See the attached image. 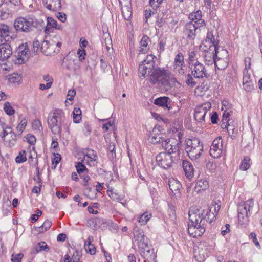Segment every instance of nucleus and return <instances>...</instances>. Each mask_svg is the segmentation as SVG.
Instances as JSON below:
<instances>
[{
  "label": "nucleus",
  "mask_w": 262,
  "mask_h": 262,
  "mask_svg": "<svg viewBox=\"0 0 262 262\" xmlns=\"http://www.w3.org/2000/svg\"><path fill=\"white\" fill-rule=\"evenodd\" d=\"M254 200L250 199L241 203L238 206V224L242 228H246L249 222V217L253 213Z\"/></svg>",
  "instance_id": "20e7f679"
},
{
  "label": "nucleus",
  "mask_w": 262,
  "mask_h": 262,
  "mask_svg": "<svg viewBox=\"0 0 262 262\" xmlns=\"http://www.w3.org/2000/svg\"><path fill=\"white\" fill-rule=\"evenodd\" d=\"M197 207H191L189 210V222L188 224V232L190 236L197 237L202 235L205 231V222L211 221L212 212L209 210L206 212Z\"/></svg>",
  "instance_id": "f257e3e1"
},
{
  "label": "nucleus",
  "mask_w": 262,
  "mask_h": 262,
  "mask_svg": "<svg viewBox=\"0 0 262 262\" xmlns=\"http://www.w3.org/2000/svg\"><path fill=\"white\" fill-rule=\"evenodd\" d=\"M140 254L144 258V262L156 261V255L155 254L154 249L152 248L141 252Z\"/></svg>",
  "instance_id": "bb28decb"
},
{
  "label": "nucleus",
  "mask_w": 262,
  "mask_h": 262,
  "mask_svg": "<svg viewBox=\"0 0 262 262\" xmlns=\"http://www.w3.org/2000/svg\"><path fill=\"white\" fill-rule=\"evenodd\" d=\"M157 58L153 55H148L146 58L139 66V73L142 76L145 77L146 75L150 73L154 69L157 68L155 65V59Z\"/></svg>",
  "instance_id": "0eeeda50"
},
{
  "label": "nucleus",
  "mask_w": 262,
  "mask_h": 262,
  "mask_svg": "<svg viewBox=\"0 0 262 262\" xmlns=\"http://www.w3.org/2000/svg\"><path fill=\"white\" fill-rule=\"evenodd\" d=\"M231 113V108L227 107L224 110V113L223 114L222 124L221 125L222 128H224V126H225L226 124H229V116Z\"/></svg>",
  "instance_id": "ea45409f"
},
{
  "label": "nucleus",
  "mask_w": 262,
  "mask_h": 262,
  "mask_svg": "<svg viewBox=\"0 0 262 262\" xmlns=\"http://www.w3.org/2000/svg\"><path fill=\"white\" fill-rule=\"evenodd\" d=\"M210 47L207 48L206 50H202L204 52L203 54L204 61L208 66L214 64L215 61V51L216 46H212Z\"/></svg>",
  "instance_id": "dca6fc26"
},
{
  "label": "nucleus",
  "mask_w": 262,
  "mask_h": 262,
  "mask_svg": "<svg viewBox=\"0 0 262 262\" xmlns=\"http://www.w3.org/2000/svg\"><path fill=\"white\" fill-rule=\"evenodd\" d=\"M156 160L158 165L164 169L170 167L173 161V157L165 152H161L158 154Z\"/></svg>",
  "instance_id": "ddd939ff"
},
{
  "label": "nucleus",
  "mask_w": 262,
  "mask_h": 262,
  "mask_svg": "<svg viewBox=\"0 0 262 262\" xmlns=\"http://www.w3.org/2000/svg\"><path fill=\"white\" fill-rule=\"evenodd\" d=\"M47 23L46 27L45 29V32L48 34L53 32V30H61L62 27L61 25H59L57 21L51 17H48L47 19Z\"/></svg>",
  "instance_id": "b1692460"
},
{
  "label": "nucleus",
  "mask_w": 262,
  "mask_h": 262,
  "mask_svg": "<svg viewBox=\"0 0 262 262\" xmlns=\"http://www.w3.org/2000/svg\"><path fill=\"white\" fill-rule=\"evenodd\" d=\"M44 6L49 10L58 11L61 9L60 0H42Z\"/></svg>",
  "instance_id": "4be33fe9"
},
{
  "label": "nucleus",
  "mask_w": 262,
  "mask_h": 262,
  "mask_svg": "<svg viewBox=\"0 0 262 262\" xmlns=\"http://www.w3.org/2000/svg\"><path fill=\"white\" fill-rule=\"evenodd\" d=\"M211 104L210 102H206L196 107L195 108L194 117L195 120L199 122L205 121L206 115L209 112L210 115V110Z\"/></svg>",
  "instance_id": "9b49d317"
},
{
  "label": "nucleus",
  "mask_w": 262,
  "mask_h": 262,
  "mask_svg": "<svg viewBox=\"0 0 262 262\" xmlns=\"http://www.w3.org/2000/svg\"><path fill=\"white\" fill-rule=\"evenodd\" d=\"M37 21L31 17H20L14 21V27L17 32L29 33L37 27Z\"/></svg>",
  "instance_id": "423d86ee"
},
{
  "label": "nucleus",
  "mask_w": 262,
  "mask_h": 262,
  "mask_svg": "<svg viewBox=\"0 0 262 262\" xmlns=\"http://www.w3.org/2000/svg\"><path fill=\"white\" fill-rule=\"evenodd\" d=\"M29 53V49L28 46L23 44L17 48L15 56L18 60L24 62L28 58Z\"/></svg>",
  "instance_id": "5701e85b"
},
{
  "label": "nucleus",
  "mask_w": 262,
  "mask_h": 262,
  "mask_svg": "<svg viewBox=\"0 0 262 262\" xmlns=\"http://www.w3.org/2000/svg\"><path fill=\"white\" fill-rule=\"evenodd\" d=\"M76 61L72 58H64L63 61L64 67L70 71H75L77 69Z\"/></svg>",
  "instance_id": "f704fd0d"
},
{
  "label": "nucleus",
  "mask_w": 262,
  "mask_h": 262,
  "mask_svg": "<svg viewBox=\"0 0 262 262\" xmlns=\"http://www.w3.org/2000/svg\"><path fill=\"white\" fill-rule=\"evenodd\" d=\"M115 125V121H110L107 122L105 124H104L102 126V128L105 131L107 132L108 130L110 127L113 126Z\"/></svg>",
  "instance_id": "774afa93"
},
{
  "label": "nucleus",
  "mask_w": 262,
  "mask_h": 262,
  "mask_svg": "<svg viewBox=\"0 0 262 262\" xmlns=\"http://www.w3.org/2000/svg\"><path fill=\"white\" fill-rule=\"evenodd\" d=\"M216 204L215 205H211L209 207V210L212 212V218L211 219V221H209V223H211L212 221L214 219L215 216L217 215L218 212L220 210V206L219 205L216 206Z\"/></svg>",
  "instance_id": "49530a36"
},
{
  "label": "nucleus",
  "mask_w": 262,
  "mask_h": 262,
  "mask_svg": "<svg viewBox=\"0 0 262 262\" xmlns=\"http://www.w3.org/2000/svg\"><path fill=\"white\" fill-rule=\"evenodd\" d=\"M202 11L201 10H197L195 12H192L188 15V18L197 26L204 28L206 26L205 21L204 19H202Z\"/></svg>",
  "instance_id": "6ab92c4d"
},
{
  "label": "nucleus",
  "mask_w": 262,
  "mask_h": 262,
  "mask_svg": "<svg viewBox=\"0 0 262 262\" xmlns=\"http://www.w3.org/2000/svg\"><path fill=\"white\" fill-rule=\"evenodd\" d=\"M11 209V202L7 201L4 203L2 206V211L4 215H7Z\"/></svg>",
  "instance_id": "603ef678"
},
{
  "label": "nucleus",
  "mask_w": 262,
  "mask_h": 262,
  "mask_svg": "<svg viewBox=\"0 0 262 262\" xmlns=\"http://www.w3.org/2000/svg\"><path fill=\"white\" fill-rule=\"evenodd\" d=\"M16 35L12 33L10 27L5 24H0V60L9 58L12 54V48L8 43L14 39Z\"/></svg>",
  "instance_id": "f03ea898"
},
{
  "label": "nucleus",
  "mask_w": 262,
  "mask_h": 262,
  "mask_svg": "<svg viewBox=\"0 0 262 262\" xmlns=\"http://www.w3.org/2000/svg\"><path fill=\"white\" fill-rule=\"evenodd\" d=\"M223 144L221 137L216 138L210 147V155L214 158H219L222 153Z\"/></svg>",
  "instance_id": "4468645a"
},
{
  "label": "nucleus",
  "mask_w": 262,
  "mask_h": 262,
  "mask_svg": "<svg viewBox=\"0 0 262 262\" xmlns=\"http://www.w3.org/2000/svg\"><path fill=\"white\" fill-rule=\"evenodd\" d=\"M0 136H1L4 142L5 140L11 139L10 133H9L8 130H7V129H3V132L0 134Z\"/></svg>",
  "instance_id": "052dcab7"
},
{
  "label": "nucleus",
  "mask_w": 262,
  "mask_h": 262,
  "mask_svg": "<svg viewBox=\"0 0 262 262\" xmlns=\"http://www.w3.org/2000/svg\"><path fill=\"white\" fill-rule=\"evenodd\" d=\"M224 127L227 128L229 136H234V130L235 129L234 128L232 125H230L229 124H226L225 126H224Z\"/></svg>",
  "instance_id": "bf43d9fd"
},
{
  "label": "nucleus",
  "mask_w": 262,
  "mask_h": 262,
  "mask_svg": "<svg viewBox=\"0 0 262 262\" xmlns=\"http://www.w3.org/2000/svg\"><path fill=\"white\" fill-rule=\"evenodd\" d=\"M182 166L186 177L190 180L194 175V168L192 164L188 161H183Z\"/></svg>",
  "instance_id": "cd10ccee"
},
{
  "label": "nucleus",
  "mask_w": 262,
  "mask_h": 262,
  "mask_svg": "<svg viewBox=\"0 0 262 262\" xmlns=\"http://www.w3.org/2000/svg\"><path fill=\"white\" fill-rule=\"evenodd\" d=\"M33 127L35 130H40L42 129L41 122L39 120H35L33 123Z\"/></svg>",
  "instance_id": "338daca9"
},
{
  "label": "nucleus",
  "mask_w": 262,
  "mask_h": 262,
  "mask_svg": "<svg viewBox=\"0 0 262 262\" xmlns=\"http://www.w3.org/2000/svg\"><path fill=\"white\" fill-rule=\"evenodd\" d=\"M176 82H178V81L173 76L170 74H167L166 72L161 81L162 84L165 86L167 89L172 87L175 84Z\"/></svg>",
  "instance_id": "a878e982"
},
{
  "label": "nucleus",
  "mask_w": 262,
  "mask_h": 262,
  "mask_svg": "<svg viewBox=\"0 0 262 262\" xmlns=\"http://www.w3.org/2000/svg\"><path fill=\"white\" fill-rule=\"evenodd\" d=\"M119 3L121 6H122V3L121 0H119ZM122 15L126 20H128L132 14V8L130 6H124V7H122Z\"/></svg>",
  "instance_id": "58836bf2"
},
{
  "label": "nucleus",
  "mask_w": 262,
  "mask_h": 262,
  "mask_svg": "<svg viewBox=\"0 0 262 262\" xmlns=\"http://www.w3.org/2000/svg\"><path fill=\"white\" fill-rule=\"evenodd\" d=\"M201 28L202 27L193 24V22H188L185 24L183 33L188 41H192L194 40L197 31L200 30Z\"/></svg>",
  "instance_id": "f8f14e48"
},
{
  "label": "nucleus",
  "mask_w": 262,
  "mask_h": 262,
  "mask_svg": "<svg viewBox=\"0 0 262 262\" xmlns=\"http://www.w3.org/2000/svg\"><path fill=\"white\" fill-rule=\"evenodd\" d=\"M218 43L215 41V38L213 33L211 31H208L205 40L200 46L201 50H206L207 48H211L212 46H217Z\"/></svg>",
  "instance_id": "412c9836"
},
{
  "label": "nucleus",
  "mask_w": 262,
  "mask_h": 262,
  "mask_svg": "<svg viewBox=\"0 0 262 262\" xmlns=\"http://www.w3.org/2000/svg\"><path fill=\"white\" fill-rule=\"evenodd\" d=\"M0 126L2 129H7L9 133H10L11 139L5 140V144L10 147L14 146L16 143L17 135L13 132L12 128L10 126H7L6 123L0 121Z\"/></svg>",
  "instance_id": "a211bd4d"
},
{
  "label": "nucleus",
  "mask_w": 262,
  "mask_h": 262,
  "mask_svg": "<svg viewBox=\"0 0 262 262\" xmlns=\"http://www.w3.org/2000/svg\"><path fill=\"white\" fill-rule=\"evenodd\" d=\"M166 71L157 68L154 69L150 73L147 74V77L152 84H155L159 81H161L165 75Z\"/></svg>",
  "instance_id": "f3484780"
},
{
  "label": "nucleus",
  "mask_w": 262,
  "mask_h": 262,
  "mask_svg": "<svg viewBox=\"0 0 262 262\" xmlns=\"http://www.w3.org/2000/svg\"><path fill=\"white\" fill-rule=\"evenodd\" d=\"M49 249V247L45 242H39L35 247V250L37 252H39L41 251L47 252Z\"/></svg>",
  "instance_id": "79ce46f5"
},
{
  "label": "nucleus",
  "mask_w": 262,
  "mask_h": 262,
  "mask_svg": "<svg viewBox=\"0 0 262 262\" xmlns=\"http://www.w3.org/2000/svg\"><path fill=\"white\" fill-rule=\"evenodd\" d=\"M215 55V59H229L228 52L221 47L216 46Z\"/></svg>",
  "instance_id": "72a5a7b5"
},
{
  "label": "nucleus",
  "mask_w": 262,
  "mask_h": 262,
  "mask_svg": "<svg viewBox=\"0 0 262 262\" xmlns=\"http://www.w3.org/2000/svg\"><path fill=\"white\" fill-rule=\"evenodd\" d=\"M61 43L56 42L53 40L51 41L43 40L42 42L40 50L41 52L46 56H52L59 52Z\"/></svg>",
  "instance_id": "6e6552de"
},
{
  "label": "nucleus",
  "mask_w": 262,
  "mask_h": 262,
  "mask_svg": "<svg viewBox=\"0 0 262 262\" xmlns=\"http://www.w3.org/2000/svg\"><path fill=\"white\" fill-rule=\"evenodd\" d=\"M158 132L159 130L158 129L154 128L152 133L149 137V141L154 144L158 143L162 144V141L164 140L163 139L162 135L158 133Z\"/></svg>",
  "instance_id": "c85d7f7f"
},
{
  "label": "nucleus",
  "mask_w": 262,
  "mask_h": 262,
  "mask_svg": "<svg viewBox=\"0 0 262 262\" xmlns=\"http://www.w3.org/2000/svg\"><path fill=\"white\" fill-rule=\"evenodd\" d=\"M47 121L48 126L54 134H59L62 126L67 123L65 113L62 110H55L49 115Z\"/></svg>",
  "instance_id": "7ed1b4c3"
},
{
  "label": "nucleus",
  "mask_w": 262,
  "mask_h": 262,
  "mask_svg": "<svg viewBox=\"0 0 262 262\" xmlns=\"http://www.w3.org/2000/svg\"><path fill=\"white\" fill-rule=\"evenodd\" d=\"M9 15V11L5 8L0 9V19H5L8 18Z\"/></svg>",
  "instance_id": "4d7b16f0"
},
{
  "label": "nucleus",
  "mask_w": 262,
  "mask_h": 262,
  "mask_svg": "<svg viewBox=\"0 0 262 262\" xmlns=\"http://www.w3.org/2000/svg\"><path fill=\"white\" fill-rule=\"evenodd\" d=\"M151 217V214L146 212L140 216L138 219V221L141 224V225H145L147 222L150 219Z\"/></svg>",
  "instance_id": "a19ab883"
},
{
  "label": "nucleus",
  "mask_w": 262,
  "mask_h": 262,
  "mask_svg": "<svg viewBox=\"0 0 262 262\" xmlns=\"http://www.w3.org/2000/svg\"><path fill=\"white\" fill-rule=\"evenodd\" d=\"M27 124V121L25 118L23 119L17 125L16 129L18 131V136H21Z\"/></svg>",
  "instance_id": "a18cd8bd"
},
{
  "label": "nucleus",
  "mask_w": 262,
  "mask_h": 262,
  "mask_svg": "<svg viewBox=\"0 0 262 262\" xmlns=\"http://www.w3.org/2000/svg\"><path fill=\"white\" fill-rule=\"evenodd\" d=\"M82 161L90 166H95L98 163V156L96 151L88 149L86 152L84 154Z\"/></svg>",
  "instance_id": "2eb2a0df"
},
{
  "label": "nucleus",
  "mask_w": 262,
  "mask_h": 262,
  "mask_svg": "<svg viewBox=\"0 0 262 262\" xmlns=\"http://www.w3.org/2000/svg\"><path fill=\"white\" fill-rule=\"evenodd\" d=\"M249 238L252 239L253 243L257 247H260V244L256 238V234L254 232H251L249 236Z\"/></svg>",
  "instance_id": "69168bd1"
},
{
  "label": "nucleus",
  "mask_w": 262,
  "mask_h": 262,
  "mask_svg": "<svg viewBox=\"0 0 262 262\" xmlns=\"http://www.w3.org/2000/svg\"><path fill=\"white\" fill-rule=\"evenodd\" d=\"M181 141H177L174 138H168L162 141V147L166 151L167 154L171 155L172 154L179 152L180 148ZM179 155V153L177 154Z\"/></svg>",
  "instance_id": "1a4fd4ad"
},
{
  "label": "nucleus",
  "mask_w": 262,
  "mask_h": 262,
  "mask_svg": "<svg viewBox=\"0 0 262 262\" xmlns=\"http://www.w3.org/2000/svg\"><path fill=\"white\" fill-rule=\"evenodd\" d=\"M141 234V239L138 243V247L140 250V253L149 249L151 247L148 244V239L144 237V235Z\"/></svg>",
  "instance_id": "473e14b6"
},
{
  "label": "nucleus",
  "mask_w": 262,
  "mask_h": 262,
  "mask_svg": "<svg viewBox=\"0 0 262 262\" xmlns=\"http://www.w3.org/2000/svg\"><path fill=\"white\" fill-rule=\"evenodd\" d=\"M76 168L77 169V172L79 174H81L84 173L85 171L87 172V169L86 168L85 166L82 162H78L76 165Z\"/></svg>",
  "instance_id": "5fc2aeb1"
},
{
  "label": "nucleus",
  "mask_w": 262,
  "mask_h": 262,
  "mask_svg": "<svg viewBox=\"0 0 262 262\" xmlns=\"http://www.w3.org/2000/svg\"><path fill=\"white\" fill-rule=\"evenodd\" d=\"M27 160L26 152L25 150H21L19 152L18 156L15 159L16 163H21Z\"/></svg>",
  "instance_id": "3c124183"
},
{
  "label": "nucleus",
  "mask_w": 262,
  "mask_h": 262,
  "mask_svg": "<svg viewBox=\"0 0 262 262\" xmlns=\"http://www.w3.org/2000/svg\"><path fill=\"white\" fill-rule=\"evenodd\" d=\"M23 257L22 253H19L16 255L12 254L11 260L12 262H21V260Z\"/></svg>",
  "instance_id": "e2e57ef3"
},
{
  "label": "nucleus",
  "mask_w": 262,
  "mask_h": 262,
  "mask_svg": "<svg viewBox=\"0 0 262 262\" xmlns=\"http://www.w3.org/2000/svg\"><path fill=\"white\" fill-rule=\"evenodd\" d=\"M88 224L95 230L98 229L103 230L108 225V223L105 219L98 217L90 220L88 222Z\"/></svg>",
  "instance_id": "aec40b11"
},
{
  "label": "nucleus",
  "mask_w": 262,
  "mask_h": 262,
  "mask_svg": "<svg viewBox=\"0 0 262 262\" xmlns=\"http://www.w3.org/2000/svg\"><path fill=\"white\" fill-rule=\"evenodd\" d=\"M26 140L31 145H34L36 143V138L34 136L31 134H28L26 137Z\"/></svg>",
  "instance_id": "680f3d73"
},
{
  "label": "nucleus",
  "mask_w": 262,
  "mask_h": 262,
  "mask_svg": "<svg viewBox=\"0 0 262 262\" xmlns=\"http://www.w3.org/2000/svg\"><path fill=\"white\" fill-rule=\"evenodd\" d=\"M229 59H215L214 66L219 70H224L228 66Z\"/></svg>",
  "instance_id": "4c0bfd02"
},
{
  "label": "nucleus",
  "mask_w": 262,
  "mask_h": 262,
  "mask_svg": "<svg viewBox=\"0 0 262 262\" xmlns=\"http://www.w3.org/2000/svg\"><path fill=\"white\" fill-rule=\"evenodd\" d=\"M149 37L146 35H144L140 42V47L139 49L140 53L145 54L147 53L149 49L148 42L149 41Z\"/></svg>",
  "instance_id": "7c9ffc66"
},
{
  "label": "nucleus",
  "mask_w": 262,
  "mask_h": 262,
  "mask_svg": "<svg viewBox=\"0 0 262 262\" xmlns=\"http://www.w3.org/2000/svg\"><path fill=\"white\" fill-rule=\"evenodd\" d=\"M173 71L178 76H182L187 71V67L185 63L173 65Z\"/></svg>",
  "instance_id": "e433bc0d"
},
{
  "label": "nucleus",
  "mask_w": 262,
  "mask_h": 262,
  "mask_svg": "<svg viewBox=\"0 0 262 262\" xmlns=\"http://www.w3.org/2000/svg\"><path fill=\"white\" fill-rule=\"evenodd\" d=\"M185 150L190 159L197 161L202 156L203 145L198 138L187 139L185 141Z\"/></svg>",
  "instance_id": "39448f33"
},
{
  "label": "nucleus",
  "mask_w": 262,
  "mask_h": 262,
  "mask_svg": "<svg viewBox=\"0 0 262 262\" xmlns=\"http://www.w3.org/2000/svg\"><path fill=\"white\" fill-rule=\"evenodd\" d=\"M77 55H78L79 60L82 61L83 60L85 59V56L86 55L85 50L83 49H79L77 51Z\"/></svg>",
  "instance_id": "0e129e2a"
},
{
  "label": "nucleus",
  "mask_w": 262,
  "mask_h": 262,
  "mask_svg": "<svg viewBox=\"0 0 262 262\" xmlns=\"http://www.w3.org/2000/svg\"><path fill=\"white\" fill-rule=\"evenodd\" d=\"M4 110L5 112L9 116L13 115L15 113L14 109L12 107L8 101L5 102Z\"/></svg>",
  "instance_id": "c03bdc74"
},
{
  "label": "nucleus",
  "mask_w": 262,
  "mask_h": 262,
  "mask_svg": "<svg viewBox=\"0 0 262 262\" xmlns=\"http://www.w3.org/2000/svg\"><path fill=\"white\" fill-rule=\"evenodd\" d=\"M243 84V87L244 89L248 92H252L253 90L254 89L253 86V83L252 82H248L246 83H244Z\"/></svg>",
  "instance_id": "13d9d810"
},
{
  "label": "nucleus",
  "mask_w": 262,
  "mask_h": 262,
  "mask_svg": "<svg viewBox=\"0 0 262 262\" xmlns=\"http://www.w3.org/2000/svg\"><path fill=\"white\" fill-rule=\"evenodd\" d=\"M52 225V222L49 220H46L42 225L39 227V232H44L49 229Z\"/></svg>",
  "instance_id": "8fccbe9b"
},
{
  "label": "nucleus",
  "mask_w": 262,
  "mask_h": 262,
  "mask_svg": "<svg viewBox=\"0 0 262 262\" xmlns=\"http://www.w3.org/2000/svg\"><path fill=\"white\" fill-rule=\"evenodd\" d=\"M191 74L195 79L208 78L209 74L208 73L205 66L200 62L193 63L189 67Z\"/></svg>",
  "instance_id": "9d476101"
},
{
  "label": "nucleus",
  "mask_w": 262,
  "mask_h": 262,
  "mask_svg": "<svg viewBox=\"0 0 262 262\" xmlns=\"http://www.w3.org/2000/svg\"><path fill=\"white\" fill-rule=\"evenodd\" d=\"M185 63L184 61V56L182 53L177 54L174 58L173 65H178Z\"/></svg>",
  "instance_id": "864d4df0"
},
{
  "label": "nucleus",
  "mask_w": 262,
  "mask_h": 262,
  "mask_svg": "<svg viewBox=\"0 0 262 262\" xmlns=\"http://www.w3.org/2000/svg\"><path fill=\"white\" fill-rule=\"evenodd\" d=\"M199 62L196 57V53L194 52H191L189 53L188 63L190 67L193 63Z\"/></svg>",
  "instance_id": "6e6d98bb"
},
{
  "label": "nucleus",
  "mask_w": 262,
  "mask_h": 262,
  "mask_svg": "<svg viewBox=\"0 0 262 262\" xmlns=\"http://www.w3.org/2000/svg\"><path fill=\"white\" fill-rule=\"evenodd\" d=\"M94 238L92 236H89L84 244V249L86 252L91 255H94L96 253V248L94 245L91 243L93 241Z\"/></svg>",
  "instance_id": "c756f323"
},
{
  "label": "nucleus",
  "mask_w": 262,
  "mask_h": 262,
  "mask_svg": "<svg viewBox=\"0 0 262 262\" xmlns=\"http://www.w3.org/2000/svg\"><path fill=\"white\" fill-rule=\"evenodd\" d=\"M170 99L168 97H161L154 100V104L159 106L167 107L168 110L170 108L168 105Z\"/></svg>",
  "instance_id": "c9c22d12"
},
{
  "label": "nucleus",
  "mask_w": 262,
  "mask_h": 262,
  "mask_svg": "<svg viewBox=\"0 0 262 262\" xmlns=\"http://www.w3.org/2000/svg\"><path fill=\"white\" fill-rule=\"evenodd\" d=\"M168 185L170 189L175 195L178 196L180 195V189L182 185L179 181L174 179H169Z\"/></svg>",
  "instance_id": "393cba45"
},
{
  "label": "nucleus",
  "mask_w": 262,
  "mask_h": 262,
  "mask_svg": "<svg viewBox=\"0 0 262 262\" xmlns=\"http://www.w3.org/2000/svg\"><path fill=\"white\" fill-rule=\"evenodd\" d=\"M250 158L246 156L244 157V159L242 161L240 169L242 170H246L250 167L249 164Z\"/></svg>",
  "instance_id": "09e8293b"
},
{
  "label": "nucleus",
  "mask_w": 262,
  "mask_h": 262,
  "mask_svg": "<svg viewBox=\"0 0 262 262\" xmlns=\"http://www.w3.org/2000/svg\"><path fill=\"white\" fill-rule=\"evenodd\" d=\"M21 80V77L17 73H13L10 75L8 78V80L11 83H17L18 84Z\"/></svg>",
  "instance_id": "de8ad7c7"
},
{
  "label": "nucleus",
  "mask_w": 262,
  "mask_h": 262,
  "mask_svg": "<svg viewBox=\"0 0 262 262\" xmlns=\"http://www.w3.org/2000/svg\"><path fill=\"white\" fill-rule=\"evenodd\" d=\"M192 76L191 73L187 74L186 80V84L191 88L194 87L197 84V82L195 80V78Z\"/></svg>",
  "instance_id": "37998d69"
},
{
  "label": "nucleus",
  "mask_w": 262,
  "mask_h": 262,
  "mask_svg": "<svg viewBox=\"0 0 262 262\" xmlns=\"http://www.w3.org/2000/svg\"><path fill=\"white\" fill-rule=\"evenodd\" d=\"M209 182L206 179H201L199 180L195 185L194 190L198 193L201 190H205L208 188Z\"/></svg>",
  "instance_id": "2f4dec72"
}]
</instances>
